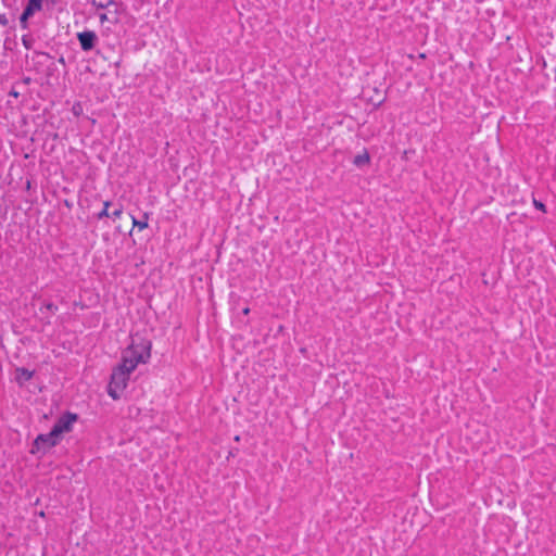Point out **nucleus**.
I'll use <instances>...</instances> for the list:
<instances>
[{
    "mask_svg": "<svg viewBox=\"0 0 556 556\" xmlns=\"http://www.w3.org/2000/svg\"><path fill=\"white\" fill-rule=\"evenodd\" d=\"M33 376H34V372L26 368L20 367V368L15 369V380L20 384H23L25 381L30 380L33 378Z\"/></svg>",
    "mask_w": 556,
    "mask_h": 556,
    "instance_id": "nucleus-7",
    "label": "nucleus"
},
{
    "mask_svg": "<svg viewBox=\"0 0 556 556\" xmlns=\"http://www.w3.org/2000/svg\"><path fill=\"white\" fill-rule=\"evenodd\" d=\"M110 202L109 201H105L103 203V210L98 214V218L99 219H102L103 217H110L111 214L109 212V207H110Z\"/></svg>",
    "mask_w": 556,
    "mask_h": 556,
    "instance_id": "nucleus-11",
    "label": "nucleus"
},
{
    "mask_svg": "<svg viewBox=\"0 0 556 556\" xmlns=\"http://www.w3.org/2000/svg\"><path fill=\"white\" fill-rule=\"evenodd\" d=\"M11 94H12V96H14V97H17V96H18V93H17V92H15V91L11 92Z\"/></svg>",
    "mask_w": 556,
    "mask_h": 556,
    "instance_id": "nucleus-15",
    "label": "nucleus"
},
{
    "mask_svg": "<svg viewBox=\"0 0 556 556\" xmlns=\"http://www.w3.org/2000/svg\"><path fill=\"white\" fill-rule=\"evenodd\" d=\"M152 342L144 338H132L131 343L123 351L122 362H130L132 368L147 364L151 357Z\"/></svg>",
    "mask_w": 556,
    "mask_h": 556,
    "instance_id": "nucleus-1",
    "label": "nucleus"
},
{
    "mask_svg": "<svg viewBox=\"0 0 556 556\" xmlns=\"http://www.w3.org/2000/svg\"><path fill=\"white\" fill-rule=\"evenodd\" d=\"M40 517H45V513L43 511H40Z\"/></svg>",
    "mask_w": 556,
    "mask_h": 556,
    "instance_id": "nucleus-16",
    "label": "nucleus"
},
{
    "mask_svg": "<svg viewBox=\"0 0 556 556\" xmlns=\"http://www.w3.org/2000/svg\"><path fill=\"white\" fill-rule=\"evenodd\" d=\"M59 441L60 438L52 430L47 434H39L33 443L30 453H46L49 448L55 446L59 443Z\"/></svg>",
    "mask_w": 556,
    "mask_h": 556,
    "instance_id": "nucleus-3",
    "label": "nucleus"
},
{
    "mask_svg": "<svg viewBox=\"0 0 556 556\" xmlns=\"http://www.w3.org/2000/svg\"><path fill=\"white\" fill-rule=\"evenodd\" d=\"M76 421V415L65 414L59 418L52 427V431L61 439L62 434L71 431L73 424Z\"/></svg>",
    "mask_w": 556,
    "mask_h": 556,
    "instance_id": "nucleus-4",
    "label": "nucleus"
},
{
    "mask_svg": "<svg viewBox=\"0 0 556 556\" xmlns=\"http://www.w3.org/2000/svg\"><path fill=\"white\" fill-rule=\"evenodd\" d=\"M132 226L138 227L140 230H143L148 227V215L144 214L143 220H138L135 217H132Z\"/></svg>",
    "mask_w": 556,
    "mask_h": 556,
    "instance_id": "nucleus-10",
    "label": "nucleus"
},
{
    "mask_svg": "<svg viewBox=\"0 0 556 556\" xmlns=\"http://www.w3.org/2000/svg\"><path fill=\"white\" fill-rule=\"evenodd\" d=\"M41 8V0H28L27 7L25 8L21 20L25 21L29 16H31L36 11H39Z\"/></svg>",
    "mask_w": 556,
    "mask_h": 556,
    "instance_id": "nucleus-6",
    "label": "nucleus"
},
{
    "mask_svg": "<svg viewBox=\"0 0 556 556\" xmlns=\"http://www.w3.org/2000/svg\"><path fill=\"white\" fill-rule=\"evenodd\" d=\"M78 39L83 50L88 51L93 48L96 35L92 31H84L78 34Z\"/></svg>",
    "mask_w": 556,
    "mask_h": 556,
    "instance_id": "nucleus-5",
    "label": "nucleus"
},
{
    "mask_svg": "<svg viewBox=\"0 0 556 556\" xmlns=\"http://www.w3.org/2000/svg\"><path fill=\"white\" fill-rule=\"evenodd\" d=\"M249 312H250V309L248 307L243 309V314H245V315L249 314Z\"/></svg>",
    "mask_w": 556,
    "mask_h": 556,
    "instance_id": "nucleus-14",
    "label": "nucleus"
},
{
    "mask_svg": "<svg viewBox=\"0 0 556 556\" xmlns=\"http://www.w3.org/2000/svg\"><path fill=\"white\" fill-rule=\"evenodd\" d=\"M135 371L130 362L123 363L121 361L111 374L110 382L108 386V393L113 400L121 397L123 391L127 388L130 375Z\"/></svg>",
    "mask_w": 556,
    "mask_h": 556,
    "instance_id": "nucleus-2",
    "label": "nucleus"
},
{
    "mask_svg": "<svg viewBox=\"0 0 556 556\" xmlns=\"http://www.w3.org/2000/svg\"><path fill=\"white\" fill-rule=\"evenodd\" d=\"M533 205H534L535 208H538V210H540L542 212H546V206L541 201H539L536 199H533Z\"/></svg>",
    "mask_w": 556,
    "mask_h": 556,
    "instance_id": "nucleus-12",
    "label": "nucleus"
},
{
    "mask_svg": "<svg viewBox=\"0 0 556 556\" xmlns=\"http://www.w3.org/2000/svg\"><path fill=\"white\" fill-rule=\"evenodd\" d=\"M99 18L101 23L109 22L115 24L118 21L116 10H114V12L109 11L108 13H101L99 14Z\"/></svg>",
    "mask_w": 556,
    "mask_h": 556,
    "instance_id": "nucleus-9",
    "label": "nucleus"
},
{
    "mask_svg": "<svg viewBox=\"0 0 556 556\" xmlns=\"http://www.w3.org/2000/svg\"><path fill=\"white\" fill-rule=\"evenodd\" d=\"M122 214H123V208L118 207V208H116L115 211L112 212L111 216H113L115 218H118V217H121Z\"/></svg>",
    "mask_w": 556,
    "mask_h": 556,
    "instance_id": "nucleus-13",
    "label": "nucleus"
},
{
    "mask_svg": "<svg viewBox=\"0 0 556 556\" xmlns=\"http://www.w3.org/2000/svg\"><path fill=\"white\" fill-rule=\"evenodd\" d=\"M370 155L366 149L363 150L362 153L354 156L353 164L357 167H362L364 165L369 164Z\"/></svg>",
    "mask_w": 556,
    "mask_h": 556,
    "instance_id": "nucleus-8",
    "label": "nucleus"
}]
</instances>
